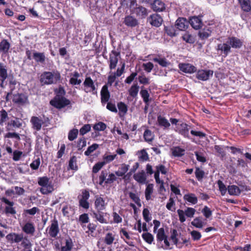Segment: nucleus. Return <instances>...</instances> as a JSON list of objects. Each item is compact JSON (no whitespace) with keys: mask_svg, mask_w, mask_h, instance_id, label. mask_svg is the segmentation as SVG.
<instances>
[{"mask_svg":"<svg viewBox=\"0 0 251 251\" xmlns=\"http://www.w3.org/2000/svg\"><path fill=\"white\" fill-rule=\"evenodd\" d=\"M182 38L187 43L193 44L195 42V37L188 32H185L182 36Z\"/></svg>","mask_w":251,"mask_h":251,"instance_id":"nucleus-47","label":"nucleus"},{"mask_svg":"<svg viewBox=\"0 0 251 251\" xmlns=\"http://www.w3.org/2000/svg\"><path fill=\"white\" fill-rule=\"evenodd\" d=\"M8 74H7V69L6 66L4 65L2 63H0V79L1 80V83L0 84V86L1 88H4V86L3 85V83L4 81L7 78Z\"/></svg>","mask_w":251,"mask_h":251,"instance_id":"nucleus-22","label":"nucleus"},{"mask_svg":"<svg viewBox=\"0 0 251 251\" xmlns=\"http://www.w3.org/2000/svg\"><path fill=\"white\" fill-rule=\"evenodd\" d=\"M106 203L103 198L100 196H96L94 202L96 211H93V217L101 224H107V220L104 218L107 213L103 212L106 208Z\"/></svg>","mask_w":251,"mask_h":251,"instance_id":"nucleus-1","label":"nucleus"},{"mask_svg":"<svg viewBox=\"0 0 251 251\" xmlns=\"http://www.w3.org/2000/svg\"><path fill=\"white\" fill-rule=\"evenodd\" d=\"M129 197L139 207L141 206L139 197L136 194L130 192L128 193Z\"/></svg>","mask_w":251,"mask_h":251,"instance_id":"nucleus-51","label":"nucleus"},{"mask_svg":"<svg viewBox=\"0 0 251 251\" xmlns=\"http://www.w3.org/2000/svg\"><path fill=\"white\" fill-rule=\"evenodd\" d=\"M50 179L47 176L40 177L38 179L39 185L42 187L40 189V192L43 195H48L52 193L54 190L53 185L49 182Z\"/></svg>","mask_w":251,"mask_h":251,"instance_id":"nucleus-4","label":"nucleus"},{"mask_svg":"<svg viewBox=\"0 0 251 251\" xmlns=\"http://www.w3.org/2000/svg\"><path fill=\"white\" fill-rule=\"evenodd\" d=\"M100 96L101 102L104 105L108 101L110 97V94L108 91L107 85H104L102 86L100 91Z\"/></svg>","mask_w":251,"mask_h":251,"instance_id":"nucleus-18","label":"nucleus"},{"mask_svg":"<svg viewBox=\"0 0 251 251\" xmlns=\"http://www.w3.org/2000/svg\"><path fill=\"white\" fill-rule=\"evenodd\" d=\"M77 158L75 156L71 157L68 165V170H72L74 171H77L78 170V166L76 164Z\"/></svg>","mask_w":251,"mask_h":251,"instance_id":"nucleus-39","label":"nucleus"},{"mask_svg":"<svg viewBox=\"0 0 251 251\" xmlns=\"http://www.w3.org/2000/svg\"><path fill=\"white\" fill-rule=\"evenodd\" d=\"M196 77L199 80L207 81L213 75V71L211 70L200 69L197 70Z\"/></svg>","mask_w":251,"mask_h":251,"instance_id":"nucleus-9","label":"nucleus"},{"mask_svg":"<svg viewBox=\"0 0 251 251\" xmlns=\"http://www.w3.org/2000/svg\"><path fill=\"white\" fill-rule=\"evenodd\" d=\"M242 10L245 12H249L251 10L250 0H238Z\"/></svg>","mask_w":251,"mask_h":251,"instance_id":"nucleus-32","label":"nucleus"},{"mask_svg":"<svg viewBox=\"0 0 251 251\" xmlns=\"http://www.w3.org/2000/svg\"><path fill=\"white\" fill-rule=\"evenodd\" d=\"M124 23L127 26L130 27H135L139 25L138 20L131 15H128L125 17Z\"/></svg>","mask_w":251,"mask_h":251,"instance_id":"nucleus-21","label":"nucleus"},{"mask_svg":"<svg viewBox=\"0 0 251 251\" xmlns=\"http://www.w3.org/2000/svg\"><path fill=\"white\" fill-rule=\"evenodd\" d=\"M178 68L181 71L185 73L191 74L197 72V68L190 63H180Z\"/></svg>","mask_w":251,"mask_h":251,"instance_id":"nucleus-15","label":"nucleus"},{"mask_svg":"<svg viewBox=\"0 0 251 251\" xmlns=\"http://www.w3.org/2000/svg\"><path fill=\"white\" fill-rule=\"evenodd\" d=\"M83 90L88 93H91L93 95L97 93V88L95 85L94 82L90 76H86L83 83Z\"/></svg>","mask_w":251,"mask_h":251,"instance_id":"nucleus-6","label":"nucleus"},{"mask_svg":"<svg viewBox=\"0 0 251 251\" xmlns=\"http://www.w3.org/2000/svg\"><path fill=\"white\" fill-rule=\"evenodd\" d=\"M166 237H167V235L165 234L164 228L163 227L159 228L158 230L156 235V240L157 242L161 243Z\"/></svg>","mask_w":251,"mask_h":251,"instance_id":"nucleus-45","label":"nucleus"},{"mask_svg":"<svg viewBox=\"0 0 251 251\" xmlns=\"http://www.w3.org/2000/svg\"><path fill=\"white\" fill-rule=\"evenodd\" d=\"M151 5L154 11L162 12L165 9V3L160 0H154Z\"/></svg>","mask_w":251,"mask_h":251,"instance_id":"nucleus-23","label":"nucleus"},{"mask_svg":"<svg viewBox=\"0 0 251 251\" xmlns=\"http://www.w3.org/2000/svg\"><path fill=\"white\" fill-rule=\"evenodd\" d=\"M22 126V120L18 118H15L8 122L6 128L7 130L14 131L17 128H21Z\"/></svg>","mask_w":251,"mask_h":251,"instance_id":"nucleus-11","label":"nucleus"},{"mask_svg":"<svg viewBox=\"0 0 251 251\" xmlns=\"http://www.w3.org/2000/svg\"><path fill=\"white\" fill-rule=\"evenodd\" d=\"M0 200L2 202L8 205L4 209V212L6 214L15 215L16 213V211L15 208L13 207V205L14 204V202L13 201H9L5 197H2Z\"/></svg>","mask_w":251,"mask_h":251,"instance_id":"nucleus-14","label":"nucleus"},{"mask_svg":"<svg viewBox=\"0 0 251 251\" xmlns=\"http://www.w3.org/2000/svg\"><path fill=\"white\" fill-rule=\"evenodd\" d=\"M32 127L36 131H39L42 128L44 122L39 117L32 116L30 119Z\"/></svg>","mask_w":251,"mask_h":251,"instance_id":"nucleus-17","label":"nucleus"},{"mask_svg":"<svg viewBox=\"0 0 251 251\" xmlns=\"http://www.w3.org/2000/svg\"><path fill=\"white\" fill-rule=\"evenodd\" d=\"M114 240V236L113 235V234L110 232L107 233L104 239V243L108 245H111L113 243Z\"/></svg>","mask_w":251,"mask_h":251,"instance_id":"nucleus-55","label":"nucleus"},{"mask_svg":"<svg viewBox=\"0 0 251 251\" xmlns=\"http://www.w3.org/2000/svg\"><path fill=\"white\" fill-rule=\"evenodd\" d=\"M217 184L221 195L222 196L225 195L227 190V188H226L224 183L221 180H219L217 182Z\"/></svg>","mask_w":251,"mask_h":251,"instance_id":"nucleus-61","label":"nucleus"},{"mask_svg":"<svg viewBox=\"0 0 251 251\" xmlns=\"http://www.w3.org/2000/svg\"><path fill=\"white\" fill-rule=\"evenodd\" d=\"M152 60L154 62L158 63L159 65H160L162 67H166L168 66L170 64V62H168L167 59L163 57V58H157L155 57L152 59Z\"/></svg>","mask_w":251,"mask_h":251,"instance_id":"nucleus-48","label":"nucleus"},{"mask_svg":"<svg viewBox=\"0 0 251 251\" xmlns=\"http://www.w3.org/2000/svg\"><path fill=\"white\" fill-rule=\"evenodd\" d=\"M172 154L174 157H180L183 156L185 153V150L179 146L174 147L171 149Z\"/></svg>","mask_w":251,"mask_h":251,"instance_id":"nucleus-30","label":"nucleus"},{"mask_svg":"<svg viewBox=\"0 0 251 251\" xmlns=\"http://www.w3.org/2000/svg\"><path fill=\"white\" fill-rule=\"evenodd\" d=\"M143 137L146 142L150 143L153 140L154 135L151 130L146 129L144 131Z\"/></svg>","mask_w":251,"mask_h":251,"instance_id":"nucleus-37","label":"nucleus"},{"mask_svg":"<svg viewBox=\"0 0 251 251\" xmlns=\"http://www.w3.org/2000/svg\"><path fill=\"white\" fill-rule=\"evenodd\" d=\"M170 239L172 240L174 245L177 246L178 244V239L177 238L178 236L177 231L176 229H171L170 230Z\"/></svg>","mask_w":251,"mask_h":251,"instance_id":"nucleus-49","label":"nucleus"},{"mask_svg":"<svg viewBox=\"0 0 251 251\" xmlns=\"http://www.w3.org/2000/svg\"><path fill=\"white\" fill-rule=\"evenodd\" d=\"M78 130L76 128H73V129L70 130L68 133V139L70 141H74L75 139L78 135Z\"/></svg>","mask_w":251,"mask_h":251,"instance_id":"nucleus-52","label":"nucleus"},{"mask_svg":"<svg viewBox=\"0 0 251 251\" xmlns=\"http://www.w3.org/2000/svg\"><path fill=\"white\" fill-rule=\"evenodd\" d=\"M133 177L134 180L140 184H143L146 183L147 176L143 170L134 174Z\"/></svg>","mask_w":251,"mask_h":251,"instance_id":"nucleus-25","label":"nucleus"},{"mask_svg":"<svg viewBox=\"0 0 251 251\" xmlns=\"http://www.w3.org/2000/svg\"><path fill=\"white\" fill-rule=\"evenodd\" d=\"M144 87H141V90L140 94L145 103H149L150 102V94L148 90L144 89Z\"/></svg>","mask_w":251,"mask_h":251,"instance_id":"nucleus-46","label":"nucleus"},{"mask_svg":"<svg viewBox=\"0 0 251 251\" xmlns=\"http://www.w3.org/2000/svg\"><path fill=\"white\" fill-rule=\"evenodd\" d=\"M50 104L58 109H61L71 104V101L65 97L55 96L50 101Z\"/></svg>","mask_w":251,"mask_h":251,"instance_id":"nucleus-5","label":"nucleus"},{"mask_svg":"<svg viewBox=\"0 0 251 251\" xmlns=\"http://www.w3.org/2000/svg\"><path fill=\"white\" fill-rule=\"evenodd\" d=\"M106 127L107 126L105 123L102 122H99L93 125V128L96 131H102L106 128ZM99 135V132H95L94 137H96Z\"/></svg>","mask_w":251,"mask_h":251,"instance_id":"nucleus-28","label":"nucleus"},{"mask_svg":"<svg viewBox=\"0 0 251 251\" xmlns=\"http://www.w3.org/2000/svg\"><path fill=\"white\" fill-rule=\"evenodd\" d=\"M99 148V145L94 143L92 145L89 146L87 150L84 152V154L86 156L90 155L94 151L96 150Z\"/></svg>","mask_w":251,"mask_h":251,"instance_id":"nucleus-57","label":"nucleus"},{"mask_svg":"<svg viewBox=\"0 0 251 251\" xmlns=\"http://www.w3.org/2000/svg\"><path fill=\"white\" fill-rule=\"evenodd\" d=\"M175 26L179 30H184L188 26L186 19L179 18L176 22Z\"/></svg>","mask_w":251,"mask_h":251,"instance_id":"nucleus-26","label":"nucleus"},{"mask_svg":"<svg viewBox=\"0 0 251 251\" xmlns=\"http://www.w3.org/2000/svg\"><path fill=\"white\" fill-rule=\"evenodd\" d=\"M74 208L69 205H66L64 206L62 210V213L64 216L69 217L71 213L74 212Z\"/></svg>","mask_w":251,"mask_h":251,"instance_id":"nucleus-54","label":"nucleus"},{"mask_svg":"<svg viewBox=\"0 0 251 251\" xmlns=\"http://www.w3.org/2000/svg\"><path fill=\"white\" fill-rule=\"evenodd\" d=\"M183 199L192 204H195L198 202V198L194 193L185 194L183 196Z\"/></svg>","mask_w":251,"mask_h":251,"instance_id":"nucleus-31","label":"nucleus"},{"mask_svg":"<svg viewBox=\"0 0 251 251\" xmlns=\"http://www.w3.org/2000/svg\"><path fill=\"white\" fill-rule=\"evenodd\" d=\"M139 153L140 154V155L139 156V160L143 161H146L149 160V155L145 150H142Z\"/></svg>","mask_w":251,"mask_h":251,"instance_id":"nucleus-64","label":"nucleus"},{"mask_svg":"<svg viewBox=\"0 0 251 251\" xmlns=\"http://www.w3.org/2000/svg\"><path fill=\"white\" fill-rule=\"evenodd\" d=\"M105 164L104 161L99 162L96 163L93 167L92 172L94 174L97 173Z\"/></svg>","mask_w":251,"mask_h":251,"instance_id":"nucleus-56","label":"nucleus"},{"mask_svg":"<svg viewBox=\"0 0 251 251\" xmlns=\"http://www.w3.org/2000/svg\"><path fill=\"white\" fill-rule=\"evenodd\" d=\"M143 239L148 244H151L154 240L153 236L149 232L144 233L142 235Z\"/></svg>","mask_w":251,"mask_h":251,"instance_id":"nucleus-53","label":"nucleus"},{"mask_svg":"<svg viewBox=\"0 0 251 251\" xmlns=\"http://www.w3.org/2000/svg\"><path fill=\"white\" fill-rule=\"evenodd\" d=\"M157 122L158 125L160 127H163L164 129L169 128L171 126L168 120L161 115L157 116Z\"/></svg>","mask_w":251,"mask_h":251,"instance_id":"nucleus-27","label":"nucleus"},{"mask_svg":"<svg viewBox=\"0 0 251 251\" xmlns=\"http://www.w3.org/2000/svg\"><path fill=\"white\" fill-rule=\"evenodd\" d=\"M170 121L172 125H175L174 130L181 135L183 137L191 140L194 142V139L191 138L189 135V130L191 129V125H188L186 123L179 121L178 119L171 118Z\"/></svg>","mask_w":251,"mask_h":251,"instance_id":"nucleus-2","label":"nucleus"},{"mask_svg":"<svg viewBox=\"0 0 251 251\" xmlns=\"http://www.w3.org/2000/svg\"><path fill=\"white\" fill-rule=\"evenodd\" d=\"M217 47V50L223 51L225 56H227L228 53L231 51V47L228 43L218 44Z\"/></svg>","mask_w":251,"mask_h":251,"instance_id":"nucleus-34","label":"nucleus"},{"mask_svg":"<svg viewBox=\"0 0 251 251\" xmlns=\"http://www.w3.org/2000/svg\"><path fill=\"white\" fill-rule=\"evenodd\" d=\"M61 76L58 71L52 72H44L40 77V82L42 85H51L56 84L61 80Z\"/></svg>","mask_w":251,"mask_h":251,"instance_id":"nucleus-3","label":"nucleus"},{"mask_svg":"<svg viewBox=\"0 0 251 251\" xmlns=\"http://www.w3.org/2000/svg\"><path fill=\"white\" fill-rule=\"evenodd\" d=\"M211 32L209 29H203L199 32L198 35L201 40H204L211 36Z\"/></svg>","mask_w":251,"mask_h":251,"instance_id":"nucleus-43","label":"nucleus"},{"mask_svg":"<svg viewBox=\"0 0 251 251\" xmlns=\"http://www.w3.org/2000/svg\"><path fill=\"white\" fill-rule=\"evenodd\" d=\"M130 13L135 14L137 17L142 19H145L148 15L147 9L141 5L136 6Z\"/></svg>","mask_w":251,"mask_h":251,"instance_id":"nucleus-16","label":"nucleus"},{"mask_svg":"<svg viewBox=\"0 0 251 251\" xmlns=\"http://www.w3.org/2000/svg\"><path fill=\"white\" fill-rule=\"evenodd\" d=\"M58 222L55 218L51 221L50 225L47 228L46 231H48L50 237L56 238L59 233Z\"/></svg>","mask_w":251,"mask_h":251,"instance_id":"nucleus-7","label":"nucleus"},{"mask_svg":"<svg viewBox=\"0 0 251 251\" xmlns=\"http://www.w3.org/2000/svg\"><path fill=\"white\" fill-rule=\"evenodd\" d=\"M73 246L74 245L72 239L69 237L65 240V246L61 247L60 251H71Z\"/></svg>","mask_w":251,"mask_h":251,"instance_id":"nucleus-42","label":"nucleus"},{"mask_svg":"<svg viewBox=\"0 0 251 251\" xmlns=\"http://www.w3.org/2000/svg\"><path fill=\"white\" fill-rule=\"evenodd\" d=\"M117 106L119 111V116L121 117L124 116L127 112V106L124 102L120 101L117 103Z\"/></svg>","mask_w":251,"mask_h":251,"instance_id":"nucleus-33","label":"nucleus"},{"mask_svg":"<svg viewBox=\"0 0 251 251\" xmlns=\"http://www.w3.org/2000/svg\"><path fill=\"white\" fill-rule=\"evenodd\" d=\"M107 176V173L106 171H102L101 172L100 175L99 177V184L100 185H102L103 183L106 181V177Z\"/></svg>","mask_w":251,"mask_h":251,"instance_id":"nucleus-62","label":"nucleus"},{"mask_svg":"<svg viewBox=\"0 0 251 251\" xmlns=\"http://www.w3.org/2000/svg\"><path fill=\"white\" fill-rule=\"evenodd\" d=\"M129 166L128 165L123 163L119 168L117 171L115 172V175L118 176H124L129 169Z\"/></svg>","mask_w":251,"mask_h":251,"instance_id":"nucleus-36","label":"nucleus"},{"mask_svg":"<svg viewBox=\"0 0 251 251\" xmlns=\"http://www.w3.org/2000/svg\"><path fill=\"white\" fill-rule=\"evenodd\" d=\"M13 96V102L19 105H24L27 100V97L23 93L14 94Z\"/></svg>","mask_w":251,"mask_h":251,"instance_id":"nucleus-19","label":"nucleus"},{"mask_svg":"<svg viewBox=\"0 0 251 251\" xmlns=\"http://www.w3.org/2000/svg\"><path fill=\"white\" fill-rule=\"evenodd\" d=\"M8 119V114L7 112L4 110L2 109L0 111V125H2L3 123H4L6 120Z\"/></svg>","mask_w":251,"mask_h":251,"instance_id":"nucleus-59","label":"nucleus"},{"mask_svg":"<svg viewBox=\"0 0 251 251\" xmlns=\"http://www.w3.org/2000/svg\"><path fill=\"white\" fill-rule=\"evenodd\" d=\"M153 192V184L152 183L148 184L145 189V195L146 200H151V195Z\"/></svg>","mask_w":251,"mask_h":251,"instance_id":"nucleus-38","label":"nucleus"},{"mask_svg":"<svg viewBox=\"0 0 251 251\" xmlns=\"http://www.w3.org/2000/svg\"><path fill=\"white\" fill-rule=\"evenodd\" d=\"M227 191L230 195L239 196L241 194L239 188L235 185H229L227 187Z\"/></svg>","mask_w":251,"mask_h":251,"instance_id":"nucleus-35","label":"nucleus"},{"mask_svg":"<svg viewBox=\"0 0 251 251\" xmlns=\"http://www.w3.org/2000/svg\"><path fill=\"white\" fill-rule=\"evenodd\" d=\"M148 21L152 26L157 27H159L163 21L162 17L157 14H153L150 15Z\"/></svg>","mask_w":251,"mask_h":251,"instance_id":"nucleus-12","label":"nucleus"},{"mask_svg":"<svg viewBox=\"0 0 251 251\" xmlns=\"http://www.w3.org/2000/svg\"><path fill=\"white\" fill-rule=\"evenodd\" d=\"M23 232L27 234L33 235L35 231L34 224L32 222H27L22 227Z\"/></svg>","mask_w":251,"mask_h":251,"instance_id":"nucleus-24","label":"nucleus"},{"mask_svg":"<svg viewBox=\"0 0 251 251\" xmlns=\"http://www.w3.org/2000/svg\"><path fill=\"white\" fill-rule=\"evenodd\" d=\"M33 59L36 62L44 64L46 61V56L44 52H34L33 53Z\"/></svg>","mask_w":251,"mask_h":251,"instance_id":"nucleus-29","label":"nucleus"},{"mask_svg":"<svg viewBox=\"0 0 251 251\" xmlns=\"http://www.w3.org/2000/svg\"><path fill=\"white\" fill-rule=\"evenodd\" d=\"M120 53L115 50H112L109 54V69L112 70L115 69L118 62V57Z\"/></svg>","mask_w":251,"mask_h":251,"instance_id":"nucleus-10","label":"nucleus"},{"mask_svg":"<svg viewBox=\"0 0 251 251\" xmlns=\"http://www.w3.org/2000/svg\"><path fill=\"white\" fill-rule=\"evenodd\" d=\"M195 154L196 157V159L198 161L202 163H204L206 162V158L202 152L195 151Z\"/></svg>","mask_w":251,"mask_h":251,"instance_id":"nucleus-63","label":"nucleus"},{"mask_svg":"<svg viewBox=\"0 0 251 251\" xmlns=\"http://www.w3.org/2000/svg\"><path fill=\"white\" fill-rule=\"evenodd\" d=\"M139 89V86L137 83H134L129 89V95L132 98H134L137 96Z\"/></svg>","mask_w":251,"mask_h":251,"instance_id":"nucleus-41","label":"nucleus"},{"mask_svg":"<svg viewBox=\"0 0 251 251\" xmlns=\"http://www.w3.org/2000/svg\"><path fill=\"white\" fill-rule=\"evenodd\" d=\"M189 23L191 26L195 29H200L203 25L202 20L199 16H193L190 18Z\"/></svg>","mask_w":251,"mask_h":251,"instance_id":"nucleus-20","label":"nucleus"},{"mask_svg":"<svg viewBox=\"0 0 251 251\" xmlns=\"http://www.w3.org/2000/svg\"><path fill=\"white\" fill-rule=\"evenodd\" d=\"M10 45L6 39L2 40L0 43V51L4 53H7Z\"/></svg>","mask_w":251,"mask_h":251,"instance_id":"nucleus-44","label":"nucleus"},{"mask_svg":"<svg viewBox=\"0 0 251 251\" xmlns=\"http://www.w3.org/2000/svg\"><path fill=\"white\" fill-rule=\"evenodd\" d=\"M86 146V139L82 137L78 139L77 142L76 147L78 151L81 150L83 148Z\"/></svg>","mask_w":251,"mask_h":251,"instance_id":"nucleus-58","label":"nucleus"},{"mask_svg":"<svg viewBox=\"0 0 251 251\" xmlns=\"http://www.w3.org/2000/svg\"><path fill=\"white\" fill-rule=\"evenodd\" d=\"M91 128V126L90 124L84 125L80 128L79 130L80 135L83 136L84 134H86L90 131Z\"/></svg>","mask_w":251,"mask_h":251,"instance_id":"nucleus-60","label":"nucleus"},{"mask_svg":"<svg viewBox=\"0 0 251 251\" xmlns=\"http://www.w3.org/2000/svg\"><path fill=\"white\" fill-rule=\"evenodd\" d=\"M195 174L197 180L201 181L205 175L204 171L200 169L199 167H196Z\"/></svg>","mask_w":251,"mask_h":251,"instance_id":"nucleus-50","label":"nucleus"},{"mask_svg":"<svg viewBox=\"0 0 251 251\" xmlns=\"http://www.w3.org/2000/svg\"><path fill=\"white\" fill-rule=\"evenodd\" d=\"M227 43L229 44L231 48L240 49L243 45V40L235 36H229L227 38Z\"/></svg>","mask_w":251,"mask_h":251,"instance_id":"nucleus-13","label":"nucleus"},{"mask_svg":"<svg viewBox=\"0 0 251 251\" xmlns=\"http://www.w3.org/2000/svg\"><path fill=\"white\" fill-rule=\"evenodd\" d=\"M196 212V210L192 207H187L185 211L183 210L178 209L177 213L179 217V220L181 223H183L186 221L185 215L188 218H192Z\"/></svg>","mask_w":251,"mask_h":251,"instance_id":"nucleus-8","label":"nucleus"},{"mask_svg":"<svg viewBox=\"0 0 251 251\" xmlns=\"http://www.w3.org/2000/svg\"><path fill=\"white\" fill-rule=\"evenodd\" d=\"M176 27L174 26H165L164 30L167 34L171 37H173L176 36L178 34V32L176 29Z\"/></svg>","mask_w":251,"mask_h":251,"instance_id":"nucleus-40","label":"nucleus"}]
</instances>
